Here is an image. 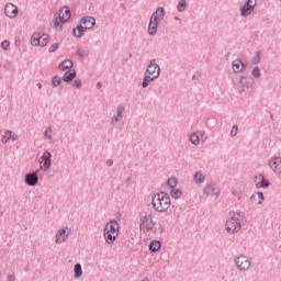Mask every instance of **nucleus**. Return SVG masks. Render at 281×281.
<instances>
[{
	"label": "nucleus",
	"instance_id": "24",
	"mask_svg": "<svg viewBox=\"0 0 281 281\" xmlns=\"http://www.w3.org/2000/svg\"><path fill=\"white\" fill-rule=\"evenodd\" d=\"M76 76H77L76 70L70 69L64 74L63 80H64V82H74Z\"/></svg>",
	"mask_w": 281,
	"mask_h": 281
},
{
	"label": "nucleus",
	"instance_id": "29",
	"mask_svg": "<svg viewBox=\"0 0 281 281\" xmlns=\"http://www.w3.org/2000/svg\"><path fill=\"white\" fill-rule=\"evenodd\" d=\"M31 45L33 47H41V33L35 32L33 33L32 37H31Z\"/></svg>",
	"mask_w": 281,
	"mask_h": 281
},
{
	"label": "nucleus",
	"instance_id": "16",
	"mask_svg": "<svg viewBox=\"0 0 281 281\" xmlns=\"http://www.w3.org/2000/svg\"><path fill=\"white\" fill-rule=\"evenodd\" d=\"M232 194L233 196H236L238 201H240L243 196H245V184L243 183L235 184L234 188L232 189Z\"/></svg>",
	"mask_w": 281,
	"mask_h": 281
},
{
	"label": "nucleus",
	"instance_id": "9",
	"mask_svg": "<svg viewBox=\"0 0 281 281\" xmlns=\"http://www.w3.org/2000/svg\"><path fill=\"white\" fill-rule=\"evenodd\" d=\"M254 86V79L247 76L239 77V93H247Z\"/></svg>",
	"mask_w": 281,
	"mask_h": 281
},
{
	"label": "nucleus",
	"instance_id": "48",
	"mask_svg": "<svg viewBox=\"0 0 281 281\" xmlns=\"http://www.w3.org/2000/svg\"><path fill=\"white\" fill-rule=\"evenodd\" d=\"M15 280H16V278H14V276H12V274L7 276V281H15Z\"/></svg>",
	"mask_w": 281,
	"mask_h": 281
},
{
	"label": "nucleus",
	"instance_id": "35",
	"mask_svg": "<svg viewBox=\"0 0 281 281\" xmlns=\"http://www.w3.org/2000/svg\"><path fill=\"white\" fill-rule=\"evenodd\" d=\"M60 85H63V79L60 78V76H58V75L53 76L52 86L53 87H60Z\"/></svg>",
	"mask_w": 281,
	"mask_h": 281
},
{
	"label": "nucleus",
	"instance_id": "36",
	"mask_svg": "<svg viewBox=\"0 0 281 281\" xmlns=\"http://www.w3.org/2000/svg\"><path fill=\"white\" fill-rule=\"evenodd\" d=\"M190 142H191V144H193V146H199V144H201V139L199 138L196 133H192L190 135Z\"/></svg>",
	"mask_w": 281,
	"mask_h": 281
},
{
	"label": "nucleus",
	"instance_id": "18",
	"mask_svg": "<svg viewBox=\"0 0 281 281\" xmlns=\"http://www.w3.org/2000/svg\"><path fill=\"white\" fill-rule=\"evenodd\" d=\"M80 25H83L86 30H93V27H95V18L83 16L80 20Z\"/></svg>",
	"mask_w": 281,
	"mask_h": 281
},
{
	"label": "nucleus",
	"instance_id": "49",
	"mask_svg": "<svg viewBox=\"0 0 281 281\" xmlns=\"http://www.w3.org/2000/svg\"><path fill=\"white\" fill-rule=\"evenodd\" d=\"M108 168H111V166H113V159H108V161L105 162Z\"/></svg>",
	"mask_w": 281,
	"mask_h": 281
},
{
	"label": "nucleus",
	"instance_id": "4",
	"mask_svg": "<svg viewBox=\"0 0 281 281\" xmlns=\"http://www.w3.org/2000/svg\"><path fill=\"white\" fill-rule=\"evenodd\" d=\"M103 236L106 245H113L120 236V224L115 220L108 222L103 229Z\"/></svg>",
	"mask_w": 281,
	"mask_h": 281
},
{
	"label": "nucleus",
	"instance_id": "8",
	"mask_svg": "<svg viewBox=\"0 0 281 281\" xmlns=\"http://www.w3.org/2000/svg\"><path fill=\"white\" fill-rule=\"evenodd\" d=\"M40 170L43 172H47L49 168H52V153L44 151L43 155L38 159Z\"/></svg>",
	"mask_w": 281,
	"mask_h": 281
},
{
	"label": "nucleus",
	"instance_id": "23",
	"mask_svg": "<svg viewBox=\"0 0 281 281\" xmlns=\"http://www.w3.org/2000/svg\"><path fill=\"white\" fill-rule=\"evenodd\" d=\"M251 203H255V205H262V201H265V193L257 192L250 196Z\"/></svg>",
	"mask_w": 281,
	"mask_h": 281
},
{
	"label": "nucleus",
	"instance_id": "46",
	"mask_svg": "<svg viewBox=\"0 0 281 281\" xmlns=\"http://www.w3.org/2000/svg\"><path fill=\"white\" fill-rule=\"evenodd\" d=\"M72 87H75L76 89H80L82 87V80L76 79L72 83Z\"/></svg>",
	"mask_w": 281,
	"mask_h": 281
},
{
	"label": "nucleus",
	"instance_id": "25",
	"mask_svg": "<svg viewBox=\"0 0 281 281\" xmlns=\"http://www.w3.org/2000/svg\"><path fill=\"white\" fill-rule=\"evenodd\" d=\"M58 69L61 71H67V69L71 70L74 69V61L71 59H66L59 64Z\"/></svg>",
	"mask_w": 281,
	"mask_h": 281
},
{
	"label": "nucleus",
	"instance_id": "52",
	"mask_svg": "<svg viewBox=\"0 0 281 281\" xmlns=\"http://www.w3.org/2000/svg\"><path fill=\"white\" fill-rule=\"evenodd\" d=\"M36 87H37L38 89H43V83H36Z\"/></svg>",
	"mask_w": 281,
	"mask_h": 281
},
{
	"label": "nucleus",
	"instance_id": "3",
	"mask_svg": "<svg viewBox=\"0 0 281 281\" xmlns=\"http://www.w3.org/2000/svg\"><path fill=\"white\" fill-rule=\"evenodd\" d=\"M151 205L156 212H167L170 209V195L166 192L153 194Z\"/></svg>",
	"mask_w": 281,
	"mask_h": 281
},
{
	"label": "nucleus",
	"instance_id": "10",
	"mask_svg": "<svg viewBox=\"0 0 281 281\" xmlns=\"http://www.w3.org/2000/svg\"><path fill=\"white\" fill-rule=\"evenodd\" d=\"M256 0H247L245 4L240 8L241 16H249L256 9Z\"/></svg>",
	"mask_w": 281,
	"mask_h": 281
},
{
	"label": "nucleus",
	"instance_id": "42",
	"mask_svg": "<svg viewBox=\"0 0 281 281\" xmlns=\"http://www.w3.org/2000/svg\"><path fill=\"white\" fill-rule=\"evenodd\" d=\"M1 49H4L5 52H8V49H10V41L4 40V41L1 43Z\"/></svg>",
	"mask_w": 281,
	"mask_h": 281
},
{
	"label": "nucleus",
	"instance_id": "2",
	"mask_svg": "<svg viewBox=\"0 0 281 281\" xmlns=\"http://www.w3.org/2000/svg\"><path fill=\"white\" fill-rule=\"evenodd\" d=\"M159 76H161V68L157 65V59H150L142 82L143 89H148V85L157 80Z\"/></svg>",
	"mask_w": 281,
	"mask_h": 281
},
{
	"label": "nucleus",
	"instance_id": "1",
	"mask_svg": "<svg viewBox=\"0 0 281 281\" xmlns=\"http://www.w3.org/2000/svg\"><path fill=\"white\" fill-rule=\"evenodd\" d=\"M243 223H247L245 212L237 210L229 213V217L225 223L227 234H238L243 229Z\"/></svg>",
	"mask_w": 281,
	"mask_h": 281
},
{
	"label": "nucleus",
	"instance_id": "27",
	"mask_svg": "<svg viewBox=\"0 0 281 281\" xmlns=\"http://www.w3.org/2000/svg\"><path fill=\"white\" fill-rule=\"evenodd\" d=\"M85 30H87L82 24H79L72 30V36L76 38H82L85 36Z\"/></svg>",
	"mask_w": 281,
	"mask_h": 281
},
{
	"label": "nucleus",
	"instance_id": "15",
	"mask_svg": "<svg viewBox=\"0 0 281 281\" xmlns=\"http://www.w3.org/2000/svg\"><path fill=\"white\" fill-rule=\"evenodd\" d=\"M4 14L8 16V19H16V15L19 14V8L9 2L4 7Z\"/></svg>",
	"mask_w": 281,
	"mask_h": 281
},
{
	"label": "nucleus",
	"instance_id": "21",
	"mask_svg": "<svg viewBox=\"0 0 281 281\" xmlns=\"http://www.w3.org/2000/svg\"><path fill=\"white\" fill-rule=\"evenodd\" d=\"M158 27H159V22H157L156 20L149 19V24H148V29H147L149 36L157 35Z\"/></svg>",
	"mask_w": 281,
	"mask_h": 281
},
{
	"label": "nucleus",
	"instance_id": "54",
	"mask_svg": "<svg viewBox=\"0 0 281 281\" xmlns=\"http://www.w3.org/2000/svg\"><path fill=\"white\" fill-rule=\"evenodd\" d=\"M176 19V21H180V19L179 18H175Z\"/></svg>",
	"mask_w": 281,
	"mask_h": 281
},
{
	"label": "nucleus",
	"instance_id": "22",
	"mask_svg": "<svg viewBox=\"0 0 281 281\" xmlns=\"http://www.w3.org/2000/svg\"><path fill=\"white\" fill-rule=\"evenodd\" d=\"M9 139H12V142H16L19 139V136L13 134L12 131L8 130L4 132V135H2L1 142L2 144H8Z\"/></svg>",
	"mask_w": 281,
	"mask_h": 281
},
{
	"label": "nucleus",
	"instance_id": "6",
	"mask_svg": "<svg viewBox=\"0 0 281 281\" xmlns=\"http://www.w3.org/2000/svg\"><path fill=\"white\" fill-rule=\"evenodd\" d=\"M251 262H252L251 257L247 255H239L234 259V263L236 266L237 271H239V273H247L248 271H250Z\"/></svg>",
	"mask_w": 281,
	"mask_h": 281
},
{
	"label": "nucleus",
	"instance_id": "53",
	"mask_svg": "<svg viewBox=\"0 0 281 281\" xmlns=\"http://www.w3.org/2000/svg\"><path fill=\"white\" fill-rule=\"evenodd\" d=\"M226 58H229V53H227Z\"/></svg>",
	"mask_w": 281,
	"mask_h": 281
},
{
	"label": "nucleus",
	"instance_id": "13",
	"mask_svg": "<svg viewBox=\"0 0 281 281\" xmlns=\"http://www.w3.org/2000/svg\"><path fill=\"white\" fill-rule=\"evenodd\" d=\"M25 186L34 188L38 183V171H32L24 176Z\"/></svg>",
	"mask_w": 281,
	"mask_h": 281
},
{
	"label": "nucleus",
	"instance_id": "31",
	"mask_svg": "<svg viewBox=\"0 0 281 281\" xmlns=\"http://www.w3.org/2000/svg\"><path fill=\"white\" fill-rule=\"evenodd\" d=\"M40 47H46V45L49 44V35L48 34H42L40 35Z\"/></svg>",
	"mask_w": 281,
	"mask_h": 281
},
{
	"label": "nucleus",
	"instance_id": "26",
	"mask_svg": "<svg viewBox=\"0 0 281 281\" xmlns=\"http://www.w3.org/2000/svg\"><path fill=\"white\" fill-rule=\"evenodd\" d=\"M205 173L203 171L199 170L193 175V181L194 183L202 184L205 183Z\"/></svg>",
	"mask_w": 281,
	"mask_h": 281
},
{
	"label": "nucleus",
	"instance_id": "43",
	"mask_svg": "<svg viewBox=\"0 0 281 281\" xmlns=\"http://www.w3.org/2000/svg\"><path fill=\"white\" fill-rule=\"evenodd\" d=\"M58 47H60V46L58 45V43L53 44V45L49 47V49H48L49 54H54V53L58 52Z\"/></svg>",
	"mask_w": 281,
	"mask_h": 281
},
{
	"label": "nucleus",
	"instance_id": "37",
	"mask_svg": "<svg viewBox=\"0 0 281 281\" xmlns=\"http://www.w3.org/2000/svg\"><path fill=\"white\" fill-rule=\"evenodd\" d=\"M182 194L183 193L181 192V190H179L177 188L170 190V196H172V199H181Z\"/></svg>",
	"mask_w": 281,
	"mask_h": 281
},
{
	"label": "nucleus",
	"instance_id": "12",
	"mask_svg": "<svg viewBox=\"0 0 281 281\" xmlns=\"http://www.w3.org/2000/svg\"><path fill=\"white\" fill-rule=\"evenodd\" d=\"M268 166L276 175H281V157H271L268 160Z\"/></svg>",
	"mask_w": 281,
	"mask_h": 281
},
{
	"label": "nucleus",
	"instance_id": "50",
	"mask_svg": "<svg viewBox=\"0 0 281 281\" xmlns=\"http://www.w3.org/2000/svg\"><path fill=\"white\" fill-rule=\"evenodd\" d=\"M131 181H133V178L132 177H127L126 180H125V183H131Z\"/></svg>",
	"mask_w": 281,
	"mask_h": 281
},
{
	"label": "nucleus",
	"instance_id": "30",
	"mask_svg": "<svg viewBox=\"0 0 281 281\" xmlns=\"http://www.w3.org/2000/svg\"><path fill=\"white\" fill-rule=\"evenodd\" d=\"M161 249V243L159 240H151L149 243V251L156 254V251Z\"/></svg>",
	"mask_w": 281,
	"mask_h": 281
},
{
	"label": "nucleus",
	"instance_id": "32",
	"mask_svg": "<svg viewBox=\"0 0 281 281\" xmlns=\"http://www.w3.org/2000/svg\"><path fill=\"white\" fill-rule=\"evenodd\" d=\"M260 60H262V52L258 50L256 56L252 57L251 64L252 65H260Z\"/></svg>",
	"mask_w": 281,
	"mask_h": 281
},
{
	"label": "nucleus",
	"instance_id": "28",
	"mask_svg": "<svg viewBox=\"0 0 281 281\" xmlns=\"http://www.w3.org/2000/svg\"><path fill=\"white\" fill-rule=\"evenodd\" d=\"M74 278L75 280H80L82 278V265L76 263L74 266Z\"/></svg>",
	"mask_w": 281,
	"mask_h": 281
},
{
	"label": "nucleus",
	"instance_id": "38",
	"mask_svg": "<svg viewBox=\"0 0 281 281\" xmlns=\"http://www.w3.org/2000/svg\"><path fill=\"white\" fill-rule=\"evenodd\" d=\"M76 54H77V56H79V58H87L89 56L90 52L87 49L78 48Z\"/></svg>",
	"mask_w": 281,
	"mask_h": 281
},
{
	"label": "nucleus",
	"instance_id": "41",
	"mask_svg": "<svg viewBox=\"0 0 281 281\" xmlns=\"http://www.w3.org/2000/svg\"><path fill=\"white\" fill-rule=\"evenodd\" d=\"M52 133H53L52 127H46L44 132L45 139H48L49 142H52V139H54L52 136Z\"/></svg>",
	"mask_w": 281,
	"mask_h": 281
},
{
	"label": "nucleus",
	"instance_id": "20",
	"mask_svg": "<svg viewBox=\"0 0 281 281\" xmlns=\"http://www.w3.org/2000/svg\"><path fill=\"white\" fill-rule=\"evenodd\" d=\"M247 66L245 65V63H243V60L240 59H235L232 63V69L234 71V74H243V71H245V68Z\"/></svg>",
	"mask_w": 281,
	"mask_h": 281
},
{
	"label": "nucleus",
	"instance_id": "5",
	"mask_svg": "<svg viewBox=\"0 0 281 281\" xmlns=\"http://www.w3.org/2000/svg\"><path fill=\"white\" fill-rule=\"evenodd\" d=\"M155 225H157V222L153 220L151 213H145L139 216V229L140 232H144V234L153 232V229H155Z\"/></svg>",
	"mask_w": 281,
	"mask_h": 281
},
{
	"label": "nucleus",
	"instance_id": "11",
	"mask_svg": "<svg viewBox=\"0 0 281 281\" xmlns=\"http://www.w3.org/2000/svg\"><path fill=\"white\" fill-rule=\"evenodd\" d=\"M125 111L126 106L124 105H119L116 108V113L111 117V126H117V123L122 122Z\"/></svg>",
	"mask_w": 281,
	"mask_h": 281
},
{
	"label": "nucleus",
	"instance_id": "40",
	"mask_svg": "<svg viewBox=\"0 0 281 281\" xmlns=\"http://www.w3.org/2000/svg\"><path fill=\"white\" fill-rule=\"evenodd\" d=\"M177 183H179L177 181V178H169L167 180V186H169V188H171V190L176 189L177 188Z\"/></svg>",
	"mask_w": 281,
	"mask_h": 281
},
{
	"label": "nucleus",
	"instance_id": "34",
	"mask_svg": "<svg viewBox=\"0 0 281 281\" xmlns=\"http://www.w3.org/2000/svg\"><path fill=\"white\" fill-rule=\"evenodd\" d=\"M269 186H271V182H269V180L265 179V176H262L260 183L257 184V189H260V188L267 189L269 188Z\"/></svg>",
	"mask_w": 281,
	"mask_h": 281
},
{
	"label": "nucleus",
	"instance_id": "17",
	"mask_svg": "<svg viewBox=\"0 0 281 281\" xmlns=\"http://www.w3.org/2000/svg\"><path fill=\"white\" fill-rule=\"evenodd\" d=\"M166 19V9L164 7H159L156 9V11L151 14L150 19L151 21H164Z\"/></svg>",
	"mask_w": 281,
	"mask_h": 281
},
{
	"label": "nucleus",
	"instance_id": "44",
	"mask_svg": "<svg viewBox=\"0 0 281 281\" xmlns=\"http://www.w3.org/2000/svg\"><path fill=\"white\" fill-rule=\"evenodd\" d=\"M262 177H263L262 173L255 176L254 182H255L256 188H258V183H260V181H262Z\"/></svg>",
	"mask_w": 281,
	"mask_h": 281
},
{
	"label": "nucleus",
	"instance_id": "7",
	"mask_svg": "<svg viewBox=\"0 0 281 281\" xmlns=\"http://www.w3.org/2000/svg\"><path fill=\"white\" fill-rule=\"evenodd\" d=\"M203 195L218 199L221 196V188L215 182H209L203 189Z\"/></svg>",
	"mask_w": 281,
	"mask_h": 281
},
{
	"label": "nucleus",
	"instance_id": "19",
	"mask_svg": "<svg viewBox=\"0 0 281 281\" xmlns=\"http://www.w3.org/2000/svg\"><path fill=\"white\" fill-rule=\"evenodd\" d=\"M58 15L60 23H67V21L71 19V10H69V7H64L61 10H59Z\"/></svg>",
	"mask_w": 281,
	"mask_h": 281
},
{
	"label": "nucleus",
	"instance_id": "14",
	"mask_svg": "<svg viewBox=\"0 0 281 281\" xmlns=\"http://www.w3.org/2000/svg\"><path fill=\"white\" fill-rule=\"evenodd\" d=\"M68 237H69V227L65 226L60 228L56 233V237H55L56 245H60L61 243H65V240H67Z\"/></svg>",
	"mask_w": 281,
	"mask_h": 281
},
{
	"label": "nucleus",
	"instance_id": "51",
	"mask_svg": "<svg viewBox=\"0 0 281 281\" xmlns=\"http://www.w3.org/2000/svg\"><path fill=\"white\" fill-rule=\"evenodd\" d=\"M97 89H102V82L99 81V82L97 83Z\"/></svg>",
	"mask_w": 281,
	"mask_h": 281
},
{
	"label": "nucleus",
	"instance_id": "47",
	"mask_svg": "<svg viewBox=\"0 0 281 281\" xmlns=\"http://www.w3.org/2000/svg\"><path fill=\"white\" fill-rule=\"evenodd\" d=\"M60 16L58 15L57 18H55V21H54V25H55V30H58V27H60Z\"/></svg>",
	"mask_w": 281,
	"mask_h": 281
},
{
	"label": "nucleus",
	"instance_id": "33",
	"mask_svg": "<svg viewBox=\"0 0 281 281\" xmlns=\"http://www.w3.org/2000/svg\"><path fill=\"white\" fill-rule=\"evenodd\" d=\"M187 8H188V2L186 0H179L177 5L178 12H186Z\"/></svg>",
	"mask_w": 281,
	"mask_h": 281
},
{
	"label": "nucleus",
	"instance_id": "45",
	"mask_svg": "<svg viewBox=\"0 0 281 281\" xmlns=\"http://www.w3.org/2000/svg\"><path fill=\"white\" fill-rule=\"evenodd\" d=\"M238 135V125H234L231 130V136L236 137Z\"/></svg>",
	"mask_w": 281,
	"mask_h": 281
},
{
	"label": "nucleus",
	"instance_id": "39",
	"mask_svg": "<svg viewBox=\"0 0 281 281\" xmlns=\"http://www.w3.org/2000/svg\"><path fill=\"white\" fill-rule=\"evenodd\" d=\"M252 78H256L257 80L262 76V72L260 71V68L256 66L251 71Z\"/></svg>",
	"mask_w": 281,
	"mask_h": 281
}]
</instances>
